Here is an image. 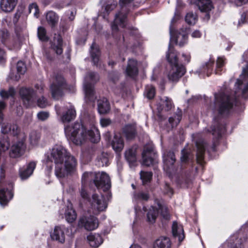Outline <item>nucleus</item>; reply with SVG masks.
I'll list each match as a JSON object with an SVG mask.
<instances>
[{"label": "nucleus", "instance_id": "obj_3", "mask_svg": "<svg viewBox=\"0 0 248 248\" xmlns=\"http://www.w3.org/2000/svg\"><path fill=\"white\" fill-rule=\"evenodd\" d=\"M64 132L66 136L76 145L81 144L87 136L93 143L97 142L100 140L97 131L96 133L92 130L87 131L84 126L78 122L65 126Z\"/></svg>", "mask_w": 248, "mask_h": 248}, {"label": "nucleus", "instance_id": "obj_52", "mask_svg": "<svg viewBox=\"0 0 248 248\" xmlns=\"http://www.w3.org/2000/svg\"><path fill=\"white\" fill-rule=\"evenodd\" d=\"M37 35L39 39L42 41H47L48 40V38L46 35V31L44 27L38 28Z\"/></svg>", "mask_w": 248, "mask_h": 248}, {"label": "nucleus", "instance_id": "obj_46", "mask_svg": "<svg viewBox=\"0 0 248 248\" xmlns=\"http://www.w3.org/2000/svg\"><path fill=\"white\" fill-rule=\"evenodd\" d=\"M149 198L148 193L143 191L135 193L134 195V200L136 201H147Z\"/></svg>", "mask_w": 248, "mask_h": 248}, {"label": "nucleus", "instance_id": "obj_8", "mask_svg": "<svg viewBox=\"0 0 248 248\" xmlns=\"http://www.w3.org/2000/svg\"><path fill=\"white\" fill-rule=\"evenodd\" d=\"M64 83V79L62 76L58 75L56 77L50 86L51 95L54 99L58 100L62 96Z\"/></svg>", "mask_w": 248, "mask_h": 248}, {"label": "nucleus", "instance_id": "obj_27", "mask_svg": "<svg viewBox=\"0 0 248 248\" xmlns=\"http://www.w3.org/2000/svg\"><path fill=\"white\" fill-rule=\"evenodd\" d=\"M87 240L90 246L95 248L98 247L103 243L102 237L98 233H91L87 236Z\"/></svg>", "mask_w": 248, "mask_h": 248}, {"label": "nucleus", "instance_id": "obj_2", "mask_svg": "<svg viewBox=\"0 0 248 248\" xmlns=\"http://www.w3.org/2000/svg\"><path fill=\"white\" fill-rule=\"evenodd\" d=\"M48 159L55 163V174L59 179L65 178L76 171V159L62 145H54L48 155Z\"/></svg>", "mask_w": 248, "mask_h": 248}, {"label": "nucleus", "instance_id": "obj_7", "mask_svg": "<svg viewBox=\"0 0 248 248\" xmlns=\"http://www.w3.org/2000/svg\"><path fill=\"white\" fill-rule=\"evenodd\" d=\"M65 234L70 236L73 235L71 226L69 227H66L64 225L56 226L50 236L53 240L62 244L65 242Z\"/></svg>", "mask_w": 248, "mask_h": 248}, {"label": "nucleus", "instance_id": "obj_9", "mask_svg": "<svg viewBox=\"0 0 248 248\" xmlns=\"http://www.w3.org/2000/svg\"><path fill=\"white\" fill-rule=\"evenodd\" d=\"M19 95L26 107H30L35 101L36 93L32 88L22 87L19 91Z\"/></svg>", "mask_w": 248, "mask_h": 248}, {"label": "nucleus", "instance_id": "obj_44", "mask_svg": "<svg viewBox=\"0 0 248 248\" xmlns=\"http://www.w3.org/2000/svg\"><path fill=\"white\" fill-rule=\"evenodd\" d=\"M193 157L190 152L185 148L181 151V161L182 163H186L189 162Z\"/></svg>", "mask_w": 248, "mask_h": 248}, {"label": "nucleus", "instance_id": "obj_43", "mask_svg": "<svg viewBox=\"0 0 248 248\" xmlns=\"http://www.w3.org/2000/svg\"><path fill=\"white\" fill-rule=\"evenodd\" d=\"M182 118V112L178 110L173 117H170L169 122L172 127L176 126L180 122Z\"/></svg>", "mask_w": 248, "mask_h": 248}, {"label": "nucleus", "instance_id": "obj_16", "mask_svg": "<svg viewBox=\"0 0 248 248\" xmlns=\"http://www.w3.org/2000/svg\"><path fill=\"white\" fill-rule=\"evenodd\" d=\"M211 129L213 135L217 139L220 138L226 131L225 124L218 119H215L214 125Z\"/></svg>", "mask_w": 248, "mask_h": 248}, {"label": "nucleus", "instance_id": "obj_45", "mask_svg": "<svg viewBox=\"0 0 248 248\" xmlns=\"http://www.w3.org/2000/svg\"><path fill=\"white\" fill-rule=\"evenodd\" d=\"M97 165L99 166H104L108 165V155L106 153H102L97 157Z\"/></svg>", "mask_w": 248, "mask_h": 248}, {"label": "nucleus", "instance_id": "obj_29", "mask_svg": "<svg viewBox=\"0 0 248 248\" xmlns=\"http://www.w3.org/2000/svg\"><path fill=\"white\" fill-rule=\"evenodd\" d=\"M163 158L164 164L168 168H171L176 161L174 153L170 150L164 152Z\"/></svg>", "mask_w": 248, "mask_h": 248}, {"label": "nucleus", "instance_id": "obj_39", "mask_svg": "<svg viewBox=\"0 0 248 248\" xmlns=\"http://www.w3.org/2000/svg\"><path fill=\"white\" fill-rule=\"evenodd\" d=\"M214 61L210 59L208 62H205L202 66V72L206 73L207 76L211 74L213 70Z\"/></svg>", "mask_w": 248, "mask_h": 248}, {"label": "nucleus", "instance_id": "obj_56", "mask_svg": "<svg viewBox=\"0 0 248 248\" xmlns=\"http://www.w3.org/2000/svg\"><path fill=\"white\" fill-rule=\"evenodd\" d=\"M238 239L236 238L232 237L228 242V246L230 248H238L239 244Z\"/></svg>", "mask_w": 248, "mask_h": 248}, {"label": "nucleus", "instance_id": "obj_11", "mask_svg": "<svg viewBox=\"0 0 248 248\" xmlns=\"http://www.w3.org/2000/svg\"><path fill=\"white\" fill-rule=\"evenodd\" d=\"M90 202L92 208L99 212L104 211L108 206L104 196L97 194L92 195Z\"/></svg>", "mask_w": 248, "mask_h": 248}, {"label": "nucleus", "instance_id": "obj_5", "mask_svg": "<svg viewBox=\"0 0 248 248\" xmlns=\"http://www.w3.org/2000/svg\"><path fill=\"white\" fill-rule=\"evenodd\" d=\"M98 75L95 72H89L84 78L83 88L87 101L94 102L96 99L94 95L93 84L99 80Z\"/></svg>", "mask_w": 248, "mask_h": 248}, {"label": "nucleus", "instance_id": "obj_20", "mask_svg": "<svg viewBox=\"0 0 248 248\" xmlns=\"http://www.w3.org/2000/svg\"><path fill=\"white\" fill-rule=\"evenodd\" d=\"M138 62L136 60L131 59L128 61L126 69V74L127 76L134 78L138 74Z\"/></svg>", "mask_w": 248, "mask_h": 248}, {"label": "nucleus", "instance_id": "obj_15", "mask_svg": "<svg viewBox=\"0 0 248 248\" xmlns=\"http://www.w3.org/2000/svg\"><path fill=\"white\" fill-rule=\"evenodd\" d=\"M100 3L102 4V5L100 11V15H98V16H101V14H103L104 16L109 15L117 5V2L114 0H109L105 1L104 0H100Z\"/></svg>", "mask_w": 248, "mask_h": 248}, {"label": "nucleus", "instance_id": "obj_58", "mask_svg": "<svg viewBox=\"0 0 248 248\" xmlns=\"http://www.w3.org/2000/svg\"><path fill=\"white\" fill-rule=\"evenodd\" d=\"M37 116L39 120L44 121L47 119L49 114L48 112L42 111L37 113Z\"/></svg>", "mask_w": 248, "mask_h": 248}, {"label": "nucleus", "instance_id": "obj_64", "mask_svg": "<svg viewBox=\"0 0 248 248\" xmlns=\"http://www.w3.org/2000/svg\"><path fill=\"white\" fill-rule=\"evenodd\" d=\"M80 193L81 196L85 199H88L89 196L88 194L86 191V190L85 189L84 185H82V186L81 187V189L80 190Z\"/></svg>", "mask_w": 248, "mask_h": 248}, {"label": "nucleus", "instance_id": "obj_38", "mask_svg": "<svg viewBox=\"0 0 248 248\" xmlns=\"http://www.w3.org/2000/svg\"><path fill=\"white\" fill-rule=\"evenodd\" d=\"M65 217L68 222L72 223L77 218V214L71 205L67 206L65 212Z\"/></svg>", "mask_w": 248, "mask_h": 248}, {"label": "nucleus", "instance_id": "obj_63", "mask_svg": "<svg viewBox=\"0 0 248 248\" xmlns=\"http://www.w3.org/2000/svg\"><path fill=\"white\" fill-rule=\"evenodd\" d=\"M100 123L101 125L103 127H107L111 124V121L108 118H102L100 119Z\"/></svg>", "mask_w": 248, "mask_h": 248}, {"label": "nucleus", "instance_id": "obj_33", "mask_svg": "<svg viewBox=\"0 0 248 248\" xmlns=\"http://www.w3.org/2000/svg\"><path fill=\"white\" fill-rule=\"evenodd\" d=\"M154 248H170L171 242L169 238L161 236L154 243Z\"/></svg>", "mask_w": 248, "mask_h": 248}, {"label": "nucleus", "instance_id": "obj_18", "mask_svg": "<svg viewBox=\"0 0 248 248\" xmlns=\"http://www.w3.org/2000/svg\"><path fill=\"white\" fill-rule=\"evenodd\" d=\"M66 110L61 115V120L63 123L69 122L74 120L76 116V111L73 106L65 107Z\"/></svg>", "mask_w": 248, "mask_h": 248}, {"label": "nucleus", "instance_id": "obj_4", "mask_svg": "<svg viewBox=\"0 0 248 248\" xmlns=\"http://www.w3.org/2000/svg\"><path fill=\"white\" fill-rule=\"evenodd\" d=\"M166 58L171 66V69L168 75L169 79L173 82L177 81L185 73L186 69L183 65L178 63L177 52L170 46V44Z\"/></svg>", "mask_w": 248, "mask_h": 248}, {"label": "nucleus", "instance_id": "obj_54", "mask_svg": "<svg viewBox=\"0 0 248 248\" xmlns=\"http://www.w3.org/2000/svg\"><path fill=\"white\" fill-rule=\"evenodd\" d=\"M93 173L85 172L83 174L82 176V185H86L88 181H93Z\"/></svg>", "mask_w": 248, "mask_h": 248}, {"label": "nucleus", "instance_id": "obj_62", "mask_svg": "<svg viewBox=\"0 0 248 248\" xmlns=\"http://www.w3.org/2000/svg\"><path fill=\"white\" fill-rule=\"evenodd\" d=\"M161 215L163 217L166 219H170V215L168 213L167 208L165 206H161L160 207Z\"/></svg>", "mask_w": 248, "mask_h": 248}, {"label": "nucleus", "instance_id": "obj_40", "mask_svg": "<svg viewBox=\"0 0 248 248\" xmlns=\"http://www.w3.org/2000/svg\"><path fill=\"white\" fill-rule=\"evenodd\" d=\"M158 214V210L154 207H151L147 214L148 221L151 223H154Z\"/></svg>", "mask_w": 248, "mask_h": 248}, {"label": "nucleus", "instance_id": "obj_36", "mask_svg": "<svg viewBox=\"0 0 248 248\" xmlns=\"http://www.w3.org/2000/svg\"><path fill=\"white\" fill-rule=\"evenodd\" d=\"M16 90L13 86H10L8 90L0 89V97L3 100L8 99L9 98H15L16 94Z\"/></svg>", "mask_w": 248, "mask_h": 248}, {"label": "nucleus", "instance_id": "obj_60", "mask_svg": "<svg viewBox=\"0 0 248 248\" xmlns=\"http://www.w3.org/2000/svg\"><path fill=\"white\" fill-rule=\"evenodd\" d=\"M198 16H185V21L189 25H194L198 20Z\"/></svg>", "mask_w": 248, "mask_h": 248}, {"label": "nucleus", "instance_id": "obj_6", "mask_svg": "<svg viewBox=\"0 0 248 248\" xmlns=\"http://www.w3.org/2000/svg\"><path fill=\"white\" fill-rule=\"evenodd\" d=\"M93 182L98 189L104 191L108 190L111 186L109 177L104 172H93Z\"/></svg>", "mask_w": 248, "mask_h": 248}, {"label": "nucleus", "instance_id": "obj_30", "mask_svg": "<svg viewBox=\"0 0 248 248\" xmlns=\"http://www.w3.org/2000/svg\"><path fill=\"white\" fill-rule=\"evenodd\" d=\"M98 111L100 114H106L110 109L109 103L106 98H103L98 100Z\"/></svg>", "mask_w": 248, "mask_h": 248}, {"label": "nucleus", "instance_id": "obj_53", "mask_svg": "<svg viewBox=\"0 0 248 248\" xmlns=\"http://www.w3.org/2000/svg\"><path fill=\"white\" fill-rule=\"evenodd\" d=\"M29 13L33 16H37L39 14V9L36 3L30 4L28 7Z\"/></svg>", "mask_w": 248, "mask_h": 248}, {"label": "nucleus", "instance_id": "obj_26", "mask_svg": "<svg viewBox=\"0 0 248 248\" xmlns=\"http://www.w3.org/2000/svg\"><path fill=\"white\" fill-rule=\"evenodd\" d=\"M35 167V162H31L26 169H21L19 171L21 179L25 180L28 178L32 174Z\"/></svg>", "mask_w": 248, "mask_h": 248}, {"label": "nucleus", "instance_id": "obj_25", "mask_svg": "<svg viewBox=\"0 0 248 248\" xmlns=\"http://www.w3.org/2000/svg\"><path fill=\"white\" fill-rule=\"evenodd\" d=\"M62 46V37L60 35H55L51 44L52 49L55 51L57 54L61 55L63 52Z\"/></svg>", "mask_w": 248, "mask_h": 248}, {"label": "nucleus", "instance_id": "obj_55", "mask_svg": "<svg viewBox=\"0 0 248 248\" xmlns=\"http://www.w3.org/2000/svg\"><path fill=\"white\" fill-rule=\"evenodd\" d=\"M185 7V4L181 0H177V6L174 16H180L182 14V11Z\"/></svg>", "mask_w": 248, "mask_h": 248}, {"label": "nucleus", "instance_id": "obj_35", "mask_svg": "<svg viewBox=\"0 0 248 248\" xmlns=\"http://www.w3.org/2000/svg\"><path fill=\"white\" fill-rule=\"evenodd\" d=\"M159 104V108H158L159 111L164 110L168 111L173 107L171 99L166 96L161 98Z\"/></svg>", "mask_w": 248, "mask_h": 248}, {"label": "nucleus", "instance_id": "obj_12", "mask_svg": "<svg viewBox=\"0 0 248 248\" xmlns=\"http://www.w3.org/2000/svg\"><path fill=\"white\" fill-rule=\"evenodd\" d=\"M78 225L84 227L87 230L92 231L97 228L98 220L96 217L92 216L89 217H84L79 219Z\"/></svg>", "mask_w": 248, "mask_h": 248}, {"label": "nucleus", "instance_id": "obj_31", "mask_svg": "<svg viewBox=\"0 0 248 248\" xmlns=\"http://www.w3.org/2000/svg\"><path fill=\"white\" fill-rule=\"evenodd\" d=\"M17 74H10V78L15 81H18L20 78V75H24L26 71L25 63L22 61H19L16 64Z\"/></svg>", "mask_w": 248, "mask_h": 248}, {"label": "nucleus", "instance_id": "obj_14", "mask_svg": "<svg viewBox=\"0 0 248 248\" xmlns=\"http://www.w3.org/2000/svg\"><path fill=\"white\" fill-rule=\"evenodd\" d=\"M134 0H120V9L114 16H127L134 9Z\"/></svg>", "mask_w": 248, "mask_h": 248}, {"label": "nucleus", "instance_id": "obj_1", "mask_svg": "<svg viewBox=\"0 0 248 248\" xmlns=\"http://www.w3.org/2000/svg\"><path fill=\"white\" fill-rule=\"evenodd\" d=\"M248 65L243 68L242 75L237 79L234 93L226 90L215 94V106L219 115L227 116L231 112L236 97L240 95L248 98Z\"/></svg>", "mask_w": 248, "mask_h": 248}, {"label": "nucleus", "instance_id": "obj_59", "mask_svg": "<svg viewBox=\"0 0 248 248\" xmlns=\"http://www.w3.org/2000/svg\"><path fill=\"white\" fill-rule=\"evenodd\" d=\"M9 37V33L7 30L2 29L0 30V39L2 43H4Z\"/></svg>", "mask_w": 248, "mask_h": 248}, {"label": "nucleus", "instance_id": "obj_34", "mask_svg": "<svg viewBox=\"0 0 248 248\" xmlns=\"http://www.w3.org/2000/svg\"><path fill=\"white\" fill-rule=\"evenodd\" d=\"M91 55L92 59V61L96 66H100L99 56L100 55V51L94 43H93L91 46Z\"/></svg>", "mask_w": 248, "mask_h": 248}, {"label": "nucleus", "instance_id": "obj_23", "mask_svg": "<svg viewBox=\"0 0 248 248\" xmlns=\"http://www.w3.org/2000/svg\"><path fill=\"white\" fill-rule=\"evenodd\" d=\"M194 3L202 12L208 13L213 8L211 0H195Z\"/></svg>", "mask_w": 248, "mask_h": 248}, {"label": "nucleus", "instance_id": "obj_50", "mask_svg": "<svg viewBox=\"0 0 248 248\" xmlns=\"http://www.w3.org/2000/svg\"><path fill=\"white\" fill-rule=\"evenodd\" d=\"M40 138V134L36 131H31L30 135V140L31 143L32 145L36 144Z\"/></svg>", "mask_w": 248, "mask_h": 248}, {"label": "nucleus", "instance_id": "obj_37", "mask_svg": "<svg viewBox=\"0 0 248 248\" xmlns=\"http://www.w3.org/2000/svg\"><path fill=\"white\" fill-rule=\"evenodd\" d=\"M111 146L115 152H120L124 146L123 140L121 137L115 135L111 142Z\"/></svg>", "mask_w": 248, "mask_h": 248}, {"label": "nucleus", "instance_id": "obj_22", "mask_svg": "<svg viewBox=\"0 0 248 248\" xmlns=\"http://www.w3.org/2000/svg\"><path fill=\"white\" fill-rule=\"evenodd\" d=\"M17 2V0H1L0 7L5 13H10L14 10Z\"/></svg>", "mask_w": 248, "mask_h": 248}, {"label": "nucleus", "instance_id": "obj_49", "mask_svg": "<svg viewBox=\"0 0 248 248\" xmlns=\"http://www.w3.org/2000/svg\"><path fill=\"white\" fill-rule=\"evenodd\" d=\"M144 94L149 99L153 98L155 95V88L152 85L146 86Z\"/></svg>", "mask_w": 248, "mask_h": 248}, {"label": "nucleus", "instance_id": "obj_42", "mask_svg": "<svg viewBox=\"0 0 248 248\" xmlns=\"http://www.w3.org/2000/svg\"><path fill=\"white\" fill-rule=\"evenodd\" d=\"M187 35L186 33H178L174 40L177 44L182 46H183L187 41Z\"/></svg>", "mask_w": 248, "mask_h": 248}, {"label": "nucleus", "instance_id": "obj_57", "mask_svg": "<svg viewBox=\"0 0 248 248\" xmlns=\"http://www.w3.org/2000/svg\"><path fill=\"white\" fill-rule=\"evenodd\" d=\"M46 21L49 25H50L52 28L55 26V25L58 23V16H46Z\"/></svg>", "mask_w": 248, "mask_h": 248}, {"label": "nucleus", "instance_id": "obj_61", "mask_svg": "<svg viewBox=\"0 0 248 248\" xmlns=\"http://www.w3.org/2000/svg\"><path fill=\"white\" fill-rule=\"evenodd\" d=\"M37 105L39 107L44 108L48 105V102L46 99L42 96L37 100Z\"/></svg>", "mask_w": 248, "mask_h": 248}, {"label": "nucleus", "instance_id": "obj_41", "mask_svg": "<svg viewBox=\"0 0 248 248\" xmlns=\"http://www.w3.org/2000/svg\"><path fill=\"white\" fill-rule=\"evenodd\" d=\"M125 158L130 164H132L136 162V156L135 149L130 148L126 151L125 152Z\"/></svg>", "mask_w": 248, "mask_h": 248}, {"label": "nucleus", "instance_id": "obj_32", "mask_svg": "<svg viewBox=\"0 0 248 248\" xmlns=\"http://www.w3.org/2000/svg\"><path fill=\"white\" fill-rule=\"evenodd\" d=\"M172 232L174 237L178 238L180 242L184 240L185 235L183 227L181 225H178L176 222H173L172 224Z\"/></svg>", "mask_w": 248, "mask_h": 248}, {"label": "nucleus", "instance_id": "obj_47", "mask_svg": "<svg viewBox=\"0 0 248 248\" xmlns=\"http://www.w3.org/2000/svg\"><path fill=\"white\" fill-rule=\"evenodd\" d=\"M225 64L224 59L223 57H218L216 63L215 69L216 74L220 75L223 70V66Z\"/></svg>", "mask_w": 248, "mask_h": 248}, {"label": "nucleus", "instance_id": "obj_13", "mask_svg": "<svg viewBox=\"0 0 248 248\" xmlns=\"http://www.w3.org/2000/svg\"><path fill=\"white\" fill-rule=\"evenodd\" d=\"M196 146L197 147V162L200 165L203 166L205 163L204 161V157L207 143L203 140H200L196 141Z\"/></svg>", "mask_w": 248, "mask_h": 248}, {"label": "nucleus", "instance_id": "obj_10", "mask_svg": "<svg viewBox=\"0 0 248 248\" xmlns=\"http://www.w3.org/2000/svg\"><path fill=\"white\" fill-rule=\"evenodd\" d=\"M142 164L150 166L156 162V155L154 146L152 145H146L142 153Z\"/></svg>", "mask_w": 248, "mask_h": 248}, {"label": "nucleus", "instance_id": "obj_24", "mask_svg": "<svg viewBox=\"0 0 248 248\" xmlns=\"http://www.w3.org/2000/svg\"><path fill=\"white\" fill-rule=\"evenodd\" d=\"M127 24V16H115V18L111 24V29L112 33L117 32L118 30V27L124 28Z\"/></svg>", "mask_w": 248, "mask_h": 248}, {"label": "nucleus", "instance_id": "obj_17", "mask_svg": "<svg viewBox=\"0 0 248 248\" xmlns=\"http://www.w3.org/2000/svg\"><path fill=\"white\" fill-rule=\"evenodd\" d=\"M25 148L26 146L24 142H17L12 146L10 153V156L16 158L21 156L24 154Z\"/></svg>", "mask_w": 248, "mask_h": 248}, {"label": "nucleus", "instance_id": "obj_28", "mask_svg": "<svg viewBox=\"0 0 248 248\" xmlns=\"http://www.w3.org/2000/svg\"><path fill=\"white\" fill-rule=\"evenodd\" d=\"M13 193L12 191L7 188L0 189V204L6 205L8 202L12 199Z\"/></svg>", "mask_w": 248, "mask_h": 248}, {"label": "nucleus", "instance_id": "obj_48", "mask_svg": "<svg viewBox=\"0 0 248 248\" xmlns=\"http://www.w3.org/2000/svg\"><path fill=\"white\" fill-rule=\"evenodd\" d=\"M10 146L8 138H4L0 140V153L7 151Z\"/></svg>", "mask_w": 248, "mask_h": 248}, {"label": "nucleus", "instance_id": "obj_51", "mask_svg": "<svg viewBox=\"0 0 248 248\" xmlns=\"http://www.w3.org/2000/svg\"><path fill=\"white\" fill-rule=\"evenodd\" d=\"M140 178L144 184L150 182L152 178L153 173L151 171H141Z\"/></svg>", "mask_w": 248, "mask_h": 248}, {"label": "nucleus", "instance_id": "obj_19", "mask_svg": "<svg viewBox=\"0 0 248 248\" xmlns=\"http://www.w3.org/2000/svg\"><path fill=\"white\" fill-rule=\"evenodd\" d=\"M123 133L127 140H132L137 135L136 125L135 124H127L123 128Z\"/></svg>", "mask_w": 248, "mask_h": 248}, {"label": "nucleus", "instance_id": "obj_21", "mask_svg": "<svg viewBox=\"0 0 248 248\" xmlns=\"http://www.w3.org/2000/svg\"><path fill=\"white\" fill-rule=\"evenodd\" d=\"M17 125L14 124H3L1 126V132L4 134H10L13 136L17 135L19 133Z\"/></svg>", "mask_w": 248, "mask_h": 248}]
</instances>
